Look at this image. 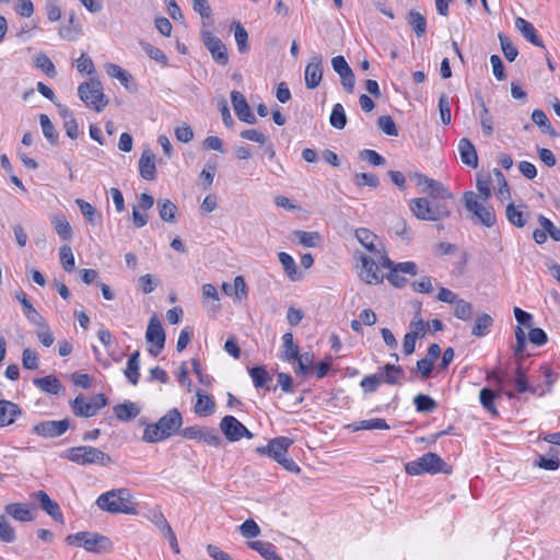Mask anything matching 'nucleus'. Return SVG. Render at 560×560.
<instances>
[{
    "label": "nucleus",
    "instance_id": "obj_5",
    "mask_svg": "<svg viewBox=\"0 0 560 560\" xmlns=\"http://www.w3.org/2000/svg\"><path fill=\"white\" fill-rule=\"evenodd\" d=\"M61 457L82 466L98 464L107 467L114 464L113 458L108 454L94 446H73L68 448Z\"/></svg>",
    "mask_w": 560,
    "mask_h": 560
},
{
    "label": "nucleus",
    "instance_id": "obj_45",
    "mask_svg": "<svg viewBox=\"0 0 560 560\" xmlns=\"http://www.w3.org/2000/svg\"><path fill=\"white\" fill-rule=\"evenodd\" d=\"M232 27L234 28V38H235L238 51L241 54L247 52L249 50L247 31L240 22H233Z\"/></svg>",
    "mask_w": 560,
    "mask_h": 560
},
{
    "label": "nucleus",
    "instance_id": "obj_20",
    "mask_svg": "<svg viewBox=\"0 0 560 560\" xmlns=\"http://www.w3.org/2000/svg\"><path fill=\"white\" fill-rule=\"evenodd\" d=\"M36 387L47 394L63 395L66 392L65 386L55 375H47L44 377H36L33 380Z\"/></svg>",
    "mask_w": 560,
    "mask_h": 560
},
{
    "label": "nucleus",
    "instance_id": "obj_56",
    "mask_svg": "<svg viewBox=\"0 0 560 560\" xmlns=\"http://www.w3.org/2000/svg\"><path fill=\"white\" fill-rule=\"evenodd\" d=\"M352 180L358 187L369 186L377 188L380 186L378 177L371 173H355Z\"/></svg>",
    "mask_w": 560,
    "mask_h": 560
},
{
    "label": "nucleus",
    "instance_id": "obj_10",
    "mask_svg": "<svg viewBox=\"0 0 560 560\" xmlns=\"http://www.w3.org/2000/svg\"><path fill=\"white\" fill-rule=\"evenodd\" d=\"M220 429L230 442H236L243 438L250 440L254 436V434L233 416H224L221 419Z\"/></svg>",
    "mask_w": 560,
    "mask_h": 560
},
{
    "label": "nucleus",
    "instance_id": "obj_9",
    "mask_svg": "<svg viewBox=\"0 0 560 560\" xmlns=\"http://www.w3.org/2000/svg\"><path fill=\"white\" fill-rule=\"evenodd\" d=\"M145 339L149 343L148 352L156 357L164 349L166 335L159 317L154 314L148 324Z\"/></svg>",
    "mask_w": 560,
    "mask_h": 560
},
{
    "label": "nucleus",
    "instance_id": "obj_15",
    "mask_svg": "<svg viewBox=\"0 0 560 560\" xmlns=\"http://www.w3.org/2000/svg\"><path fill=\"white\" fill-rule=\"evenodd\" d=\"M323 57L315 55L305 67V85L308 90L316 89L323 79Z\"/></svg>",
    "mask_w": 560,
    "mask_h": 560
},
{
    "label": "nucleus",
    "instance_id": "obj_11",
    "mask_svg": "<svg viewBox=\"0 0 560 560\" xmlns=\"http://www.w3.org/2000/svg\"><path fill=\"white\" fill-rule=\"evenodd\" d=\"M201 38L205 47L210 51L212 59L220 66L229 63V54L223 42L210 31H202Z\"/></svg>",
    "mask_w": 560,
    "mask_h": 560
},
{
    "label": "nucleus",
    "instance_id": "obj_13",
    "mask_svg": "<svg viewBox=\"0 0 560 560\" xmlns=\"http://www.w3.org/2000/svg\"><path fill=\"white\" fill-rule=\"evenodd\" d=\"M293 441L287 436H278L268 442L266 446H257L256 453L260 456H267L273 460H279L287 453Z\"/></svg>",
    "mask_w": 560,
    "mask_h": 560
},
{
    "label": "nucleus",
    "instance_id": "obj_3",
    "mask_svg": "<svg viewBox=\"0 0 560 560\" xmlns=\"http://www.w3.org/2000/svg\"><path fill=\"white\" fill-rule=\"evenodd\" d=\"M409 210L421 221H442L452 214L447 202L433 201L425 197L411 199Z\"/></svg>",
    "mask_w": 560,
    "mask_h": 560
},
{
    "label": "nucleus",
    "instance_id": "obj_1",
    "mask_svg": "<svg viewBox=\"0 0 560 560\" xmlns=\"http://www.w3.org/2000/svg\"><path fill=\"white\" fill-rule=\"evenodd\" d=\"M183 424L182 413L177 408L168 410L158 422L145 427L142 441L145 443H158L164 441L176 433H179Z\"/></svg>",
    "mask_w": 560,
    "mask_h": 560
},
{
    "label": "nucleus",
    "instance_id": "obj_31",
    "mask_svg": "<svg viewBox=\"0 0 560 560\" xmlns=\"http://www.w3.org/2000/svg\"><path fill=\"white\" fill-rule=\"evenodd\" d=\"M248 373L253 380V384L256 388H264L266 390H270L269 383L272 381V377L267 372L266 368L262 365L253 366L248 370Z\"/></svg>",
    "mask_w": 560,
    "mask_h": 560
},
{
    "label": "nucleus",
    "instance_id": "obj_19",
    "mask_svg": "<svg viewBox=\"0 0 560 560\" xmlns=\"http://www.w3.org/2000/svg\"><path fill=\"white\" fill-rule=\"evenodd\" d=\"M527 208L528 207L525 203L515 206L513 202H510L505 209L508 221L516 228H524L530 218V213L527 211Z\"/></svg>",
    "mask_w": 560,
    "mask_h": 560
},
{
    "label": "nucleus",
    "instance_id": "obj_38",
    "mask_svg": "<svg viewBox=\"0 0 560 560\" xmlns=\"http://www.w3.org/2000/svg\"><path fill=\"white\" fill-rule=\"evenodd\" d=\"M348 428L355 432L359 430H387L389 429V425L384 419L373 418L351 423L348 425Z\"/></svg>",
    "mask_w": 560,
    "mask_h": 560
},
{
    "label": "nucleus",
    "instance_id": "obj_43",
    "mask_svg": "<svg viewBox=\"0 0 560 560\" xmlns=\"http://www.w3.org/2000/svg\"><path fill=\"white\" fill-rule=\"evenodd\" d=\"M355 238L358 242L364 246L369 252H376L375 241H377V235L372 231L365 228H359L355 230Z\"/></svg>",
    "mask_w": 560,
    "mask_h": 560
},
{
    "label": "nucleus",
    "instance_id": "obj_34",
    "mask_svg": "<svg viewBox=\"0 0 560 560\" xmlns=\"http://www.w3.org/2000/svg\"><path fill=\"white\" fill-rule=\"evenodd\" d=\"M493 318L489 314H478L471 328V335L478 338L487 336L490 332V328L493 326Z\"/></svg>",
    "mask_w": 560,
    "mask_h": 560
},
{
    "label": "nucleus",
    "instance_id": "obj_26",
    "mask_svg": "<svg viewBox=\"0 0 560 560\" xmlns=\"http://www.w3.org/2000/svg\"><path fill=\"white\" fill-rule=\"evenodd\" d=\"M140 407L132 401H124L121 404H117L114 407L115 417L122 422H129L137 418L140 413Z\"/></svg>",
    "mask_w": 560,
    "mask_h": 560
},
{
    "label": "nucleus",
    "instance_id": "obj_18",
    "mask_svg": "<svg viewBox=\"0 0 560 560\" xmlns=\"http://www.w3.org/2000/svg\"><path fill=\"white\" fill-rule=\"evenodd\" d=\"M32 498L39 503L40 508L54 521H56L58 523H63V515H62L59 504L56 501L51 500L45 491H43V490L36 491V492L32 493Z\"/></svg>",
    "mask_w": 560,
    "mask_h": 560
},
{
    "label": "nucleus",
    "instance_id": "obj_41",
    "mask_svg": "<svg viewBox=\"0 0 560 560\" xmlns=\"http://www.w3.org/2000/svg\"><path fill=\"white\" fill-rule=\"evenodd\" d=\"M497 397H499L498 390H493L488 387H485L479 392V401L481 406L493 416L498 415V410L494 405Z\"/></svg>",
    "mask_w": 560,
    "mask_h": 560
},
{
    "label": "nucleus",
    "instance_id": "obj_25",
    "mask_svg": "<svg viewBox=\"0 0 560 560\" xmlns=\"http://www.w3.org/2000/svg\"><path fill=\"white\" fill-rule=\"evenodd\" d=\"M458 151L460 155V160L464 164L476 168L478 166V155L475 145L472 142L467 139L463 138L459 140L458 143Z\"/></svg>",
    "mask_w": 560,
    "mask_h": 560
},
{
    "label": "nucleus",
    "instance_id": "obj_54",
    "mask_svg": "<svg viewBox=\"0 0 560 560\" xmlns=\"http://www.w3.org/2000/svg\"><path fill=\"white\" fill-rule=\"evenodd\" d=\"M299 244L305 247H316L320 235L318 232L294 231Z\"/></svg>",
    "mask_w": 560,
    "mask_h": 560
},
{
    "label": "nucleus",
    "instance_id": "obj_36",
    "mask_svg": "<svg viewBox=\"0 0 560 560\" xmlns=\"http://www.w3.org/2000/svg\"><path fill=\"white\" fill-rule=\"evenodd\" d=\"M407 22L411 26L417 37H422L427 33L425 16L416 10H410L407 15Z\"/></svg>",
    "mask_w": 560,
    "mask_h": 560
},
{
    "label": "nucleus",
    "instance_id": "obj_8",
    "mask_svg": "<svg viewBox=\"0 0 560 560\" xmlns=\"http://www.w3.org/2000/svg\"><path fill=\"white\" fill-rule=\"evenodd\" d=\"M463 199L466 209L476 217L478 223L487 228H491L495 224L497 217L494 209L491 206L480 203L474 191H466Z\"/></svg>",
    "mask_w": 560,
    "mask_h": 560
},
{
    "label": "nucleus",
    "instance_id": "obj_51",
    "mask_svg": "<svg viewBox=\"0 0 560 560\" xmlns=\"http://www.w3.org/2000/svg\"><path fill=\"white\" fill-rule=\"evenodd\" d=\"M413 404L418 412H433L438 408V402L425 394H418L413 398Z\"/></svg>",
    "mask_w": 560,
    "mask_h": 560
},
{
    "label": "nucleus",
    "instance_id": "obj_55",
    "mask_svg": "<svg viewBox=\"0 0 560 560\" xmlns=\"http://www.w3.org/2000/svg\"><path fill=\"white\" fill-rule=\"evenodd\" d=\"M217 164L208 161L199 175V182L203 189H208L214 179Z\"/></svg>",
    "mask_w": 560,
    "mask_h": 560
},
{
    "label": "nucleus",
    "instance_id": "obj_37",
    "mask_svg": "<svg viewBox=\"0 0 560 560\" xmlns=\"http://www.w3.org/2000/svg\"><path fill=\"white\" fill-rule=\"evenodd\" d=\"M197 401L195 405V412L200 417H208L213 413L215 404L213 399L200 392H197Z\"/></svg>",
    "mask_w": 560,
    "mask_h": 560
},
{
    "label": "nucleus",
    "instance_id": "obj_24",
    "mask_svg": "<svg viewBox=\"0 0 560 560\" xmlns=\"http://www.w3.org/2000/svg\"><path fill=\"white\" fill-rule=\"evenodd\" d=\"M515 27L523 35V37L530 44L540 48H545L542 40L537 35L536 28L530 22L523 18H516Z\"/></svg>",
    "mask_w": 560,
    "mask_h": 560
},
{
    "label": "nucleus",
    "instance_id": "obj_22",
    "mask_svg": "<svg viewBox=\"0 0 560 560\" xmlns=\"http://www.w3.org/2000/svg\"><path fill=\"white\" fill-rule=\"evenodd\" d=\"M22 415V409L10 400H0V428L12 424Z\"/></svg>",
    "mask_w": 560,
    "mask_h": 560
},
{
    "label": "nucleus",
    "instance_id": "obj_49",
    "mask_svg": "<svg viewBox=\"0 0 560 560\" xmlns=\"http://www.w3.org/2000/svg\"><path fill=\"white\" fill-rule=\"evenodd\" d=\"M532 120L541 128V131L544 133H547L551 137H556L557 132L555 131L553 127L551 126L548 117L541 109H534L532 113Z\"/></svg>",
    "mask_w": 560,
    "mask_h": 560
},
{
    "label": "nucleus",
    "instance_id": "obj_42",
    "mask_svg": "<svg viewBox=\"0 0 560 560\" xmlns=\"http://www.w3.org/2000/svg\"><path fill=\"white\" fill-rule=\"evenodd\" d=\"M159 215L161 220L170 223L175 222V214L177 212V206L170 199L158 200Z\"/></svg>",
    "mask_w": 560,
    "mask_h": 560
},
{
    "label": "nucleus",
    "instance_id": "obj_61",
    "mask_svg": "<svg viewBox=\"0 0 560 560\" xmlns=\"http://www.w3.org/2000/svg\"><path fill=\"white\" fill-rule=\"evenodd\" d=\"M60 262L65 271L71 272L74 269V256L72 249L68 245H63L59 250Z\"/></svg>",
    "mask_w": 560,
    "mask_h": 560
},
{
    "label": "nucleus",
    "instance_id": "obj_50",
    "mask_svg": "<svg viewBox=\"0 0 560 560\" xmlns=\"http://www.w3.org/2000/svg\"><path fill=\"white\" fill-rule=\"evenodd\" d=\"M329 122L334 128H336L338 130H341L346 127L347 115H346L343 106L340 103H337L332 106L330 117H329Z\"/></svg>",
    "mask_w": 560,
    "mask_h": 560
},
{
    "label": "nucleus",
    "instance_id": "obj_6",
    "mask_svg": "<svg viewBox=\"0 0 560 560\" xmlns=\"http://www.w3.org/2000/svg\"><path fill=\"white\" fill-rule=\"evenodd\" d=\"M66 541L68 545L83 547L86 551L94 553H106L113 547L108 537L92 532H79L68 535Z\"/></svg>",
    "mask_w": 560,
    "mask_h": 560
},
{
    "label": "nucleus",
    "instance_id": "obj_47",
    "mask_svg": "<svg viewBox=\"0 0 560 560\" xmlns=\"http://www.w3.org/2000/svg\"><path fill=\"white\" fill-rule=\"evenodd\" d=\"M283 341V353L281 359L284 361H292L293 359L299 357V347L293 341V335L291 332H285L282 336Z\"/></svg>",
    "mask_w": 560,
    "mask_h": 560
},
{
    "label": "nucleus",
    "instance_id": "obj_57",
    "mask_svg": "<svg viewBox=\"0 0 560 560\" xmlns=\"http://www.w3.org/2000/svg\"><path fill=\"white\" fill-rule=\"evenodd\" d=\"M15 529L10 525L5 515H0V541L10 544L15 541Z\"/></svg>",
    "mask_w": 560,
    "mask_h": 560
},
{
    "label": "nucleus",
    "instance_id": "obj_4",
    "mask_svg": "<svg viewBox=\"0 0 560 560\" xmlns=\"http://www.w3.org/2000/svg\"><path fill=\"white\" fill-rule=\"evenodd\" d=\"M405 471L410 476L422 474L435 475L439 472L451 474L452 467L436 453H425L405 465Z\"/></svg>",
    "mask_w": 560,
    "mask_h": 560
},
{
    "label": "nucleus",
    "instance_id": "obj_7",
    "mask_svg": "<svg viewBox=\"0 0 560 560\" xmlns=\"http://www.w3.org/2000/svg\"><path fill=\"white\" fill-rule=\"evenodd\" d=\"M80 100L95 112H102L108 105V98L103 93V85L96 79H90L78 86Z\"/></svg>",
    "mask_w": 560,
    "mask_h": 560
},
{
    "label": "nucleus",
    "instance_id": "obj_27",
    "mask_svg": "<svg viewBox=\"0 0 560 560\" xmlns=\"http://www.w3.org/2000/svg\"><path fill=\"white\" fill-rule=\"evenodd\" d=\"M70 407L75 417L91 418L96 415L95 408L91 401H86L85 397L80 394L70 401Z\"/></svg>",
    "mask_w": 560,
    "mask_h": 560
},
{
    "label": "nucleus",
    "instance_id": "obj_17",
    "mask_svg": "<svg viewBox=\"0 0 560 560\" xmlns=\"http://www.w3.org/2000/svg\"><path fill=\"white\" fill-rule=\"evenodd\" d=\"M231 102L238 119L247 124H256L257 119L252 113L245 96L238 91L231 92Z\"/></svg>",
    "mask_w": 560,
    "mask_h": 560
},
{
    "label": "nucleus",
    "instance_id": "obj_48",
    "mask_svg": "<svg viewBox=\"0 0 560 560\" xmlns=\"http://www.w3.org/2000/svg\"><path fill=\"white\" fill-rule=\"evenodd\" d=\"M478 101H479V104H480V107H481V112H480V124H481V128H482V132L490 137L492 136L493 133V118L492 116L489 114V109L488 107L486 106L485 104V101L482 98L481 95H478L477 96Z\"/></svg>",
    "mask_w": 560,
    "mask_h": 560
},
{
    "label": "nucleus",
    "instance_id": "obj_64",
    "mask_svg": "<svg viewBox=\"0 0 560 560\" xmlns=\"http://www.w3.org/2000/svg\"><path fill=\"white\" fill-rule=\"evenodd\" d=\"M538 222L545 230L547 236L549 235L555 242H560V229L542 214L538 215Z\"/></svg>",
    "mask_w": 560,
    "mask_h": 560
},
{
    "label": "nucleus",
    "instance_id": "obj_58",
    "mask_svg": "<svg viewBox=\"0 0 560 560\" xmlns=\"http://www.w3.org/2000/svg\"><path fill=\"white\" fill-rule=\"evenodd\" d=\"M454 316L460 320H469L472 316V304L463 299H458L457 302H455Z\"/></svg>",
    "mask_w": 560,
    "mask_h": 560
},
{
    "label": "nucleus",
    "instance_id": "obj_14",
    "mask_svg": "<svg viewBox=\"0 0 560 560\" xmlns=\"http://www.w3.org/2000/svg\"><path fill=\"white\" fill-rule=\"evenodd\" d=\"M401 273L416 276L418 273V267L413 261L397 262L395 268L388 271L386 278L395 288H404L407 283V279Z\"/></svg>",
    "mask_w": 560,
    "mask_h": 560
},
{
    "label": "nucleus",
    "instance_id": "obj_12",
    "mask_svg": "<svg viewBox=\"0 0 560 560\" xmlns=\"http://www.w3.org/2000/svg\"><path fill=\"white\" fill-rule=\"evenodd\" d=\"M70 424L71 422L68 418L42 421L32 428V433L46 439H54L65 434L69 430Z\"/></svg>",
    "mask_w": 560,
    "mask_h": 560
},
{
    "label": "nucleus",
    "instance_id": "obj_21",
    "mask_svg": "<svg viewBox=\"0 0 560 560\" xmlns=\"http://www.w3.org/2000/svg\"><path fill=\"white\" fill-rule=\"evenodd\" d=\"M140 176L145 180L155 179V155L150 149L143 150L139 160Z\"/></svg>",
    "mask_w": 560,
    "mask_h": 560
},
{
    "label": "nucleus",
    "instance_id": "obj_32",
    "mask_svg": "<svg viewBox=\"0 0 560 560\" xmlns=\"http://www.w3.org/2000/svg\"><path fill=\"white\" fill-rule=\"evenodd\" d=\"M15 299L21 303L24 315L32 324H43V316L34 308L26 294L22 291L15 293Z\"/></svg>",
    "mask_w": 560,
    "mask_h": 560
},
{
    "label": "nucleus",
    "instance_id": "obj_53",
    "mask_svg": "<svg viewBox=\"0 0 560 560\" xmlns=\"http://www.w3.org/2000/svg\"><path fill=\"white\" fill-rule=\"evenodd\" d=\"M70 26H63L59 28V35L63 39L74 40L81 34L80 25H75V14L73 12L69 15Z\"/></svg>",
    "mask_w": 560,
    "mask_h": 560
},
{
    "label": "nucleus",
    "instance_id": "obj_39",
    "mask_svg": "<svg viewBox=\"0 0 560 560\" xmlns=\"http://www.w3.org/2000/svg\"><path fill=\"white\" fill-rule=\"evenodd\" d=\"M51 224L56 233L63 241H71L73 237V230L69 221L63 215H56L51 219Z\"/></svg>",
    "mask_w": 560,
    "mask_h": 560
},
{
    "label": "nucleus",
    "instance_id": "obj_46",
    "mask_svg": "<svg viewBox=\"0 0 560 560\" xmlns=\"http://www.w3.org/2000/svg\"><path fill=\"white\" fill-rule=\"evenodd\" d=\"M39 124L42 127V131L44 137L47 139V141L51 145H56L58 143V132L55 129V126L52 125L51 120L46 114L39 115Z\"/></svg>",
    "mask_w": 560,
    "mask_h": 560
},
{
    "label": "nucleus",
    "instance_id": "obj_60",
    "mask_svg": "<svg viewBox=\"0 0 560 560\" xmlns=\"http://www.w3.org/2000/svg\"><path fill=\"white\" fill-rule=\"evenodd\" d=\"M377 126L387 136H392V137L398 136L397 126H396L393 117L389 115L380 116L377 119Z\"/></svg>",
    "mask_w": 560,
    "mask_h": 560
},
{
    "label": "nucleus",
    "instance_id": "obj_2",
    "mask_svg": "<svg viewBox=\"0 0 560 560\" xmlns=\"http://www.w3.org/2000/svg\"><path fill=\"white\" fill-rule=\"evenodd\" d=\"M96 505L108 513L137 515L131 491L127 488L112 489L96 499Z\"/></svg>",
    "mask_w": 560,
    "mask_h": 560
},
{
    "label": "nucleus",
    "instance_id": "obj_30",
    "mask_svg": "<svg viewBox=\"0 0 560 560\" xmlns=\"http://www.w3.org/2000/svg\"><path fill=\"white\" fill-rule=\"evenodd\" d=\"M248 547L257 551L265 560H282L277 553L276 546L269 541L254 540L247 542Z\"/></svg>",
    "mask_w": 560,
    "mask_h": 560
},
{
    "label": "nucleus",
    "instance_id": "obj_23",
    "mask_svg": "<svg viewBox=\"0 0 560 560\" xmlns=\"http://www.w3.org/2000/svg\"><path fill=\"white\" fill-rule=\"evenodd\" d=\"M106 72L109 77L119 80V82L125 86L127 91L132 93L137 91V84L132 82V75L120 66L115 63H107Z\"/></svg>",
    "mask_w": 560,
    "mask_h": 560
},
{
    "label": "nucleus",
    "instance_id": "obj_40",
    "mask_svg": "<svg viewBox=\"0 0 560 560\" xmlns=\"http://www.w3.org/2000/svg\"><path fill=\"white\" fill-rule=\"evenodd\" d=\"M279 261L281 262L283 270L287 276L292 280L296 281L301 279V273L298 271L296 264L291 255L285 252L278 254Z\"/></svg>",
    "mask_w": 560,
    "mask_h": 560
},
{
    "label": "nucleus",
    "instance_id": "obj_62",
    "mask_svg": "<svg viewBox=\"0 0 560 560\" xmlns=\"http://www.w3.org/2000/svg\"><path fill=\"white\" fill-rule=\"evenodd\" d=\"M238 530L242 534V536H244L245 538H255V537H258L261 533L258 524L252 518L243 522L238 526Z\"/></svg>",
    "mask_w": 560,
    "mask_h": 560
},
{
    "label": "nucleus",
    "instance_id": "obj_33",
    "mask_svg": "<svg viewBox=\"0 0 560 560\" xmlns=\"http://www.w3.org/2000/svg\"><path fill=\"white\" fill-rule=\"evenodd\" d=\"M378 374H383V383H386L388 385H396L399 384L400 380L405 375V372L399 365L387 363L380 369Z\"/></svg>",
    "mask_w": 560,
    "mask_h": 560
},
{
    "label": "nucleus",
    "instance_id": "obj_59",
    "mask_svg": "<svg viewBox=\"0 0 560 560\" xmlns=\"http://www.w3.org/2000/svg\"><path fill=\"white\" fill-rule=\"evenodd\" d=\"M499 39L504 57L509 61H514L518 55L517 48L513 45L511 39L502 33L499 34Z\"/></svg>",
    "mask_w": 560,
    "mask_h": 560
},
{
    "label": "nucleus",
    "instance_id": "obj_44",
    "mask_svg": "<svg viewBox=\"0 0 560 560\" xmlns=\"http://www.w3.org/2000/svg\"><path fill=\"white\" fill-rule=\"evenodd\" d=\"M34 66L42 70L48 78H56L57 70L52 61L44 52H39L34 58Z\"/></svg>",
    "mask_w": 560,
    "mask_h": 560
},
{
    "label": "nucleus",
    "instance_id": "obj_52",
    "mask_svg": "<svg viewBox=\"0 0 560 560\" xmlns=\"http://www.w3.org/2000/svg\"><path fill=\"white\" fill-rule=\"evenodd\" d=\"M75 203L79 207L86 222H89L90 224H96L97 219L101 218L96 209L90 202L83 199H77Z\"/></svg>",
    "mask_w": 560,
    "mask_h": 560
},
{
    "label": "nucleus",
    "instance_id": "obj_28",
    "mask_svg": "<svg viewBox=\"0 0 560 560\" xmlns=\"http://www.w3.org/2000/svg\"><path fill=\"white\" fill-rule=\"evenodd\" d=\"M422 194H428L433 201H445L453 198L448 189L440 182L432 179L425 188L421 190Z\"/></svg>",
    "mask_w": 560,
    "mask_h": 560
},
{
    "label": "nucleus",
    "instance_id": "obj_16",
    "mask_svg": "<svg viewBox=\"0 0 560 560\" xmlns=\"http://www.w3.org/2000/svg\"><path fill=\"white\" fill-rule=\"evenodd\" d=\"M361 270L360 278L368 284H380L383 283L384 278L378 273V268L376 261L366 256L362 255L361 258Z\"/></svg>",
    "mask_w": 560,
    "mask_h": 560
},
{
    "label": "nucleus",
    "instance_id": "obj_35",
    "mask_svg": "<svg viewBox=\"0 0 560 560\" xmlns=\"http://www.w3.org/2000/svg\"><path fill=\"white\" fill-rule=\"evenodd\" d=\"M139 369H140V352L138 350H136L135 352H132L129 355L128 361H127V366L124 371L125 376L128 378V381L132 385H137L139 383V377H140Z\"/></svg>",
    "mask_w": 560,
    "mask_h": 560
},
{
    "label": "nucleus",
    "instance_id": "obj_63",
    "mask_svg": "<svg viewBox=\"0 0 560 560\" xmlns=\"http://www.w3.org/2000/svg\"><path fill=\"white\" fill-rule=\"evenodd\" d=\"M141 48L154 61H156L163 66L167 65V57L160 48H158L149 43H141Z\"/></svg>",
    "mask_w": 560,
    "mask_h": 560
},
{
    "label": "nucleus",
    "instance_id": "obj_29",
    "mask_svg": "<svg viewBox=\"0 0 560 560\" xmlns=\"http://www.w3.org/2000/svg\"><path fill=\"white\" fill-rule=\"evenodd\" d=\"M7 515L19 522H31L34 515L30 506L25 503H10L4 506Z\"/></svg>",
    "mask_w": 560,
    "mask_h": 560
}]
</instances>
